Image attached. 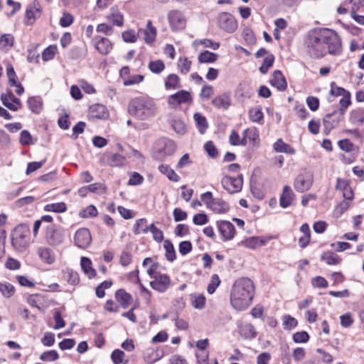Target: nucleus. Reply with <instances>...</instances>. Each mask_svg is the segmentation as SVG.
Returning a JSON list of instances; mask_svg holds the SVG:
<instances>
[{"label":"nucleus","instance_id":"f257e3e1","mask_svg":"<svg viewBox=\"0 0 364 364\" xmlns=\"http://www.w3.org/2000/svg\"><path fill=\"white\" fill-rule=\"evenodd\" d=\"M255 287L254 282L247 277L237 279L230 292V304L232 307L242 311L247 309L254 298Z\"/></svg>","mask_w":364,"mask_h":364},{"label":"nucleus","instance_id":"f03ea898","mask_svg":"<svg viewBox=\"0 0 364 364\" xmlns=\"http://www.w3.org/2000/svg\"><path fill=\"white\" fill-rule=\"evenodd\" d=\"M156 105L154 101L147 96L133 98L128 104V113L139 120H147L156 115Z\"/></svg>","mask_w":364,"mask_h":364},{"label":"nucleus","instance_id":"7ed1b4c3","mask_svg":"<svg viewBox=\"0 0 364 364\" xmlns=\"http://www.w3.org/2000/svg\"><path fill=\"white\" fill-rule=\"evenodd\" d=\"M323 28H314L306 35L304 44L306 52L312 58H321L327 54L323 43Z\"/></svg>","mask_w":364,"mask_h":364},{"label":"nucleus","instance_id":"20e7f679","mask_svg":"<svg viewBox=\"0 0 364 364\" xmlns=\"http://www.w3.org/2000/svg\"><path fill=\"white\" fill-rule=\"evenodd\" d=\"M30 243V228L26 224L18 225L11 232V245L18 252L26 250Z\"/></svg>","mask_w":364,"mask_h":364},{"label":"nucleus","instance_id":"39448f33","mask_svg":"<svg viewBox=\"0 0 364 364\" xmlns=\"http://www.w3.org/2000/svg\"><path fill=\"white\" fill-rule=\"evenodd\" d=\"M323 43L327 53L340 55L342 53V41L338 34L332 29L323 28Z\"/></svg>","mask_w":364,"mask_h":364},{"label":"nucleus","instance_id":"423d86ee","mask_svg":"<svg viewBox=\"0 0 364 364\" xmlns=\"http://www.w3.org/2000/svg\"><path fill=\"white\" fill-rule=\"evenodd\" d=\"M202 202L207 208L217 214H225L230 210L228 203L221 198H214L210 191H207L200 196Z\"/></svg>","mask_w":364,"mask_h":364},{"label":"nucleus","instance_id":"0eeeda50","mask_svg":"<svg viewBox=\"0 0 364 364\" xmlns=\"http://www.w3.org/2000/svg\"><path fill=\"white\" fill-rule=\"evenodd\" d=\"M45 238L46 242L51 246L60 245L65 238V230L63 227L50 224L46 230Z\"/></svg>","mask_w":364,"mask_h":364},{"label":"nucleus","instance_id":"6e6552de","mask_svg":"<svg viewBox=\"0 0 364 364\" xmlns=\"http://www.w3.org/2000/svg\"><path fill=\"white\" fill-rule=\"evenodd\" d=\"M147 219L146 218H140L138 219L134 227L133 232L135 235H139L141 233L146 234L149 231L151 232L154 240L157 242H161L164 240V232L161 230L159 229L155 226L154 223H151L148 227H145L141 230L139 229V227L142 224H146Z\"/></svg>","mask_w":364,"mask_h":364},{"label":"nucleus","instance_id":"1a4fd4ad","mask_svg":"<svg viewBox=\"0 0 364 364\" xmlns=\"http://www.w3.org/2000/svg\"><path fill=\"white\" fill-rule=\"evenodd\" d=\"M170 28L173 32L183 30L186 26L187 20L183 11L173 9L168 11L167 16Z\"/></svg>","mask_w":364,"mask_h":364},{"label":"nucleus","instance_id":"9d476101","mask_svg":"<svg viewBox=\"0 0 364 364\" xmlns=\"http://www.w3.org/2000/svg\"><path fill=\"white\" fill-rule=\"evenodd\" d=\"M314 182L313 173L308 171L301 172L294 179V188L299 193H304L309 191Z\"/></svg>","mask_w":364,"mask_h":364},{"label":"nucleus","instance_id":"9b49d317","mask_svg":"<svg viewBox=\"0 0 364 364\" xmlns=\"http://www.w3.org/2000/svg\"><path fill=\"white\" fill-rule=\"evenodd\" d=\"M217 20L219 28L227 33H232L235 32L237 28V20L228 12L220 13Z\"/></svg>","mask_w":364,"mask_h":364},{"label":"nucleus","instance_id":"f8f14e48","mask_svg":"<svg viewBox=\"0 0 364 364\" xmlns=\"http://www.w3.org/2000/svg\"><path fill=\"white\" fill-rule=\"evenodd\" d=\"M221 184L229 193L233 194L242 190L243 184V176L240 174L237 177L226 176L221 180Z\"/></svg>","mask_w":364,"mask_h":364},{"label":"nucleus","instance_id":"ddd939ff","mask_svg":"<svg viewBox=\"0 0 364 364\" xmlns=\"http://www.w3.org/2000/svg\"><path fill=\"white\" fill-rule=\"evenodd\" d=\"M343 117L344 115L337 110H334L331 113L327 114L323 119L324 134L326 135H328L331 130L339 125V123L343 119Z\"/></svg>","mask_w":364,"mask_h":364},{"label":"nucleus","instance_id":"4468645a","mask_svg":"<svg viewBox=\"0 0 364 364\" xmlns=\"http://www.w3.org/2000/svg\"><path fill=\"white\" fill-rule=\"evenodd\" d=\"M1 101L6 107L11 111H18L23 107L21 100L16 97L10 90H7L6 93L1 95Z\"/></svg>","mask_w":364,"mask_h":364},{"label":"nucleus","instance_id":"2eb2a0df","mask_svg":"<svg viewBox=\"0 0 364 364\" xmlns=\"http://www.w3.org/2000/svg\"><path fill=\"white\" fill-rule=\"evenodd\" d=\"M163 146L154 153V158L159 161H164L166 156H171L176 149V144L171 139H164Z\"/></svg>","mask_w":364,"mask_h":364},{"label":"nucleus","instance_id":"dca6fc26","mask_svg":"<svg viewBox=\"0 0 364 364\" xmlns=\"http://www.w3.org/2000/svg\"><path fill=\"white\" fill-rule=\"evenodd\" d=\"M151 287L159 293H164L171 286V278L166 274L159 273L153 281L150 282Z\"/></svg>","mask_w":364,"mask_h":364},{"label":"nucleus","instance_id":"f3484780","mask_svg":"<svg viewBox=\"0 0 364 364\" xmlns=\"http://www.w3.org/2000/svg\"><path fill=\"white\" fill-rule=\"evenodd\" d=\"M92 242L90 230L87 228L78 229L74 236V242L81 249L87 248Z\"/></svg>","mask_w":364,"mask_h":364},{"label":"nucleus","instance_id":"a211bd4d","mask_svg":"<svg viewBox=\"0 0 364 364\" xmlns=\"http://www.w3.org/2000/svg\"><path fill=\"white\" fill-rule=\"evenodd\" d=\"M217 228L222 236L223 241L232 240L235 234V226L229 221H217Z\"/></svg>","mask_w":364,"mask_h":364},{"label":"nucleus","instance_id":"6ab92c4d","mask_svg":"<svg viewBox=\"0 0 364 364\" xmlns=\"http://www.w3.org/2000/svg\"><path fill=\"white\" fill-rule=\"evenodd\" d=\"M192 101L191 92L186 90H179L178 92L169 96L168 103L169 105L176 106Z\"/></svg>","mask_w":364,"mask_h":364},{"label":"nucleus","instance_id":"aec40b11","mask_svg":"<svg viewBox=\"0 0 364 364\" xmlns=\"http://www.w3.org/2000/svg\"><path fill=\"white\" fill-rule=\"evenodd\" d=\"M41 6L37 1H33L32 4L29 5L26 11L25 23L27 25H32L36 17L41 15Z\"/></svg>","mask_w":364,"mask_h":364},{"label":"nucleus","instance_id":"412c9836","mask_svg":"<svg viewBox=\"0 0 364 364\" xmlns=\"http://www.w3.org/2000/svg\"><path fill=\"white\" fill-rule=\"evenodd\" d=\"M272 86L275 87L279 91H284L287 87V82L282 73L279 70H274L272 77L269 80Z\"/></svg>","mask_w":364,"mask_h":364},{"label":"nucleus","instance_id":"4be33fe9","mask_svg":"<svg viewBox=\"0 0 364 364\" xmlns=\"http://www.w3.org/2000/svg\"><path fill=\"white\" fill-rule=\"evenodd\" d=\"M211 103L218 109H228L231 105L230 94L228 92H224L220 95L216 96L212 100Z\"/></svg>","mask_w":364,"mask_h":364},{"label":"nucleus","instance_id":"5701e85b","mask_svg":"<svg viewBox=\"0 0 364 364\" xmlns=\"http://www.w3.org/2000/svg\"><path fill=\"white\" fill-rule=\"evenodd\" d=\"M295 194L289 186H284L282 193L279 197V205L283 208H287L291 205V202L295 198Z\"/></svg>","mask_w":364,"mask_h":364},{"label":"nucleus","instance_id":"b1692460","mask_svg":"<svg viewBox=\"0 0 364 364\" xmlns=\"http://www.w3.org/2000/svg\"><path fill=\"white\" fill-rule=\"evenodd\" d=\"M107 19L113 26L122 27L124 25V16L117 7L112 6L110 8Z\"/></svg>","mask_w":364,"mask_h":364},{"label":"nucleus","instance_id":"393cba45","mask_svg":"<svg viewBox=\"0 0 364 364\" xmlns=\"http://www.w3.org/2000/svg\"><path fill=\"white\" fill-rule=\"evenodd\" d=\"M95 48L102 55H107L112 48L111 41L105 37H96L95 38Z\"/></svg>","mask_w":364,"mask_h":364},{"label":"nucleus","instance_id":"a878e982","mask_svg":"<svg viewBox=\"0 0 364 364\" xmlns=\"http://www.w3.org/2000/svg\"><path fill=\"white\" fill-rule=\"evenodd\" d=\"M91 117L98 119H105L109 117L107 107L101 104H96L90 107Z\"/></svg>","mask_w":364,"mask_h":364},{"label":"nucleus","instance_id":"bb28decb","mask_svg":"<svg viewBox=\"0 0 364 364\" xmlns=\"http://www.w3.org/2000/svg\"><path fill=\"white\" fill-rule=\"evenodd\" d=\"M115 299L123 309H127L132 301V296L124 289H120L115 292Z\"/></svg>","mask_w":364,"mask_h":364},{"label":"nucleus","instance_id":"cd10ccee","mask_svg":"<svg viewBox=\"0 0 364 364\" xmlns=\"http://www.w3.org/2000/svg\"><path fill=\"white\" fill-rule=\"evenodd\" d=\"M269 239H264L262 237L252 236L242 241V244L246 247L256 249L266 245Z\"/></svg>","mask_w":364,"mask_h":364},{"label":"nucleus","instance_id":"c85d7f7f","mask_svg":"<svg viewBox=\"0 0 364 364\" xmlns=\"http://www.w3.org/2000/svg\"><path fill=\"white\" fill-rule=\"evenodd\" d=\"M139 31L143 32L146 44L151 45L154 43L156 36V28L153 26L151 21H148L146 29H140Z\"/></svg>","mask_w":364,"mask_h":364},{"label":"nucleus","instance_id":"c756f323","mask_svg":"<svg viewBox=\"0 0 364 364\" xmlns=\"http://www.w3.org/2000/svg\"><path fill=\"white\" fill-rule=\"evenodd\" d=\"M38 257L44 262L51 264L55 260V256L53 251L48 247H39L37 250Z\"/></svg>","mask_w":364,"mask_h":364},{"label":"nucleus","instance_id":"7c9ffc66","mask_svg":"<svg viewBox=\"0 0 364 364\" xmlns=\"http://www.w3.org/2000/svg\"><path fill=\"white\" fill-rule=\"evenodd\" d=\"M240 335L245 339L252 340L256 338L257 333L251 323H245L240 326Z\"/></svg>","mask_w":364,"mask_h":364},{"label":"nucleus","instance_id":"2f4dec72","mask_svg":"<svg viewBox=\"0 0 364 364\" xmlns=\"http://www.w3.org/2000/svg\"><path fill=\"white\" fill-rule=\"evenodd\" d=\"M92 261L90 258L86 257H82L80 259V266L82 270L87 276L89 279L95 277L97 272L96 270L92 268Z\"/></svg>","mask_w":364,"mask_h":364},{"label":"nucleus","instance_id":"473e14b6","mask_svg":"<svg viewBox=\"0 0 364 364\" xmlns=\"http://www.w3.org/2000/svg\"><path fill=\"white\" fill-rule=\"evenodd\" d=\"M28 109L35 114H39L43 109V101L40 96H32L28 98Z\"/></svg>","mask_w":364,"mask_h":364},{"label":"nucleus","instance_id":"72a5a7b5","mask_svg":"<svg viewBox=\"0 0 364 364\" xmlns=\"http://www.w3.org/2000/svg\"><path fill=\"white\" fill-rule=\"evenodd\" d=\"M63 278L70 284L76 286L80 282L79 274L72 269L66 268L62 272Z\"/></svg>","mask_w":364,"mask_h":364},{"label":"nucleus","instance_id":"f704fd0d","mask_svg":"<svg viewBox=\"0 0 364 364\" xmlns=\"http://www.w3.org/2000/svg\"><path fill=\"white\" fill-rule=\"evenodd\" d=\"M166 90H176L181 87V80L176 74L168 75L164 80Z\"/></svg>","mask_w":364,"mask_h":364},{"label":"nucleus","instance_id":"c9c22d12","mask_svg":"<svg viewBox=\"0 0 364 364\" xmlns=\"http://www.w3.org/2000/svg\"><path fill=\"white\" fill-rule=\"evenodd\" d=\"M191 305L196 309H203L206 303V298L202 294L193 293L190 295Z\"/></svg>","mask_w":364,"mask_h":364},{"label":"nucleus","instance_id":"e433bc0d","mask_svg":"<svg viewBox=\"0 0 364 364\" xmlns=\"http://www.w3.org/2000/svg\"><path fill=\"white\" fill-rule=\"evenodd\" d=\"M193 119L198 132L202 134H204L208 127V123L205 117L199 112H196L193 115Z\"/></svg>","mask_w":364,"mask_h":364},{"label":"nucleus","instance_id":"4c0bfd02","mask_svg":"<svg viewBox=\"0 0 364 364\" xmlns=\"http://www.w3.org/2000/svg\"><path fill=\"white\" fill-rule=\"evenodd\" d=\"M159 171L162 174L166 175L168 180L171 181L178 182L181 180V177L168 165L161 164L159 166Z\"/></svg>","mask_w":364,"mask_h":364},{"label":"nucleus","instance_id":"58836bf2","mask_svg":"<svg viewBox=\"0 0 364 364\" xmlns=\"http://www.w3.org/2000/svg\"><path fill=\"white\" fill-rule=\"evenodd\" d=\"M321 260L328 265H336L341 263V258L333 252L326 251L321 255Z\"/></svg>","mask_w":364,"mask_h":364},{"label":"nucleus","instance_id":"ea45409f","mask_svg":"<svg viewBox=\"0 0 364 364\" xmlns=\"http://www.w3.org/2000/svg\"><path fill=\"white\" fill-rule=\"evenodd\" d=\"M248 115L250 119L252 122H257L260 124H262L264 123V114L261 107H259L250 108L248 111Z\"/></svg>","mask_w":364,"mask_h":364},{"label":"nucleus","instance_id":"a19ab883","mask_svg":"<svg viewBox=\"0 0 364 364\" xmlns=\"http://www.w3.org/2000/svg\"><path fill=\"white\" fill-rule=\"evenodd\" d=\"M274 149L278 153H286L294 154L295 150L289 144L283 141L282 139H279L274 144Z\"/></svg>","mask_w":364,"mask_h":364},{"label":"nucleus","instance_id":"79ce46f5","mask_svg":"<svg viewBox=\"0 0 364 364\" xmlns=\"http://www.w3.org/2000/svg\"><path fill=\"white\" fill-rule=\"evenodd\" d=\"M164 248L165 249L166 259L172 262L176 259V254L173 243L170 240H165L164 241Z\"/></svg>","mask_w":364,"mask_h":364},{"label":"nucleus","instance_id":"37998d69","mask_svg":"<svg viewBox=\"0 0 364 364\" xmlns=\"http://www.w3.org/2000/svg\"><path fill=\"white\" fill-rule=\"evenodd\" d=\"M218 55L209 50L201 52L198 57L200 63H212L218 60Z\"/></svg>","mask_w":364,"mask_h":364},{"label":"nucleus","instance_id":"c03bdc74","mask_svg":"<svg viewBox=\"0 0 364 364\" xmlns=\"http://www.w3.org/2000/svg\"><path fill=\"white\" fill-rule=\"evenodd\" d=\"M43 210L46 212L62 213L67 210V205L64 202L49 203L44 206Z\"/></svg>","mask_w":364,"mask_h":364},{"label":"nucleus","instance_id":"a18cd8bd","mask_svg":"<svg viewBox=\"0 0 364 364\" xmlns=\"http://www.w3.org/2000/svg\"><path fill=\"white\" fill-rule=\"evenodd\" d=\"M28 304L32 307L37 308L41 310V305L44 303V296L41 294H31L27 298Z\"/></svg>","mask_w":364,"mask_h":364},{"label":"nucleus","instance_id":"49530a36","mask_svg":"<svg viewBox=\"0 0 364 364\" xmlns=\"http://www.w3.org/2000/svg\"><path fill=\"white\" fill-rule=\"evenodd\" d=\"M133 274H136V282H134L139 284L141 296L146 299L147 303H149L152 296L151 292L141 283L139 276V271H134Z\"/></svg>","mask_w":364,"mask_h":364},{"label":"nucleus","instance_id":"de8ad7c7","mask_svg":"<svg viewBox=\"0 0 364 364\" xmlns=\"http://www.w3.org/2000/svg\"><path fill=\"white\" fill-rule=\"evenodd\" d=\"M0 292L4 297L10 298L14 294L15 288L9 282H0Z\"/></svg>","mask_w":364,"mask_h":364},{"label":"nucleus","instance_id":"09e8293b","mask_svg":"<svg viewBox=\"0 0 364 364\" xmlns=\"http://www.w3.org/2000/svg\"><path fill=\"white\" fill-rule=\"evenodd\" d=\"M192 62L187 58H180L178 60V68L181 74L186 75L191 70Z\"/></svg>","mask_w":364,"mask_h":364},{"label":"nucleus","instance_id":"8fccbe9b","mask_svg":"<svg viewBox=\"0 0 364 364\" xmlns=\"http://www.w3.org/2000/svg\"><path fill=\"white\" fill-rule=\"evenodd\" d=\"M351 104V100H350V93L346 92V95H343L342 98L339 101V106L340 107L336 109L338 112H339L343 115L345 114L346 109L349 107V105Z\"/></svg>","mask_w":364,"mask_h":364},{"label":"nucleus","instance_id":"3c124183","mask_svg":"<svg viewBox=\"0 0 364 364\" xmlns=\"http://www.w3.org/2000/svg\"><path fill=\"white\" fill-rule=\"evenodd\" d=\"M148 68L151 73L159 74L165 69V64L161 60H151Z\"/></svg>","mask_w":364,"mask_h":364},{"label":"nucleus","instance_id":"603ef678","mask_svg":"<svg viewBox=\"0 0 364 364\" xmlns=\"http://www.w3.org/2000/svg\"><path fill=\"white\" fill-rule=\"evenodd\" d=\"M274 55L269 54L265 57L263 60L262 64L259 68V70L262 74H266L268 72L269 68H271L274 62Z\"/></svg>","mask_w":364,"mask_h":364},{"label":"nucleus","instance_id":"864d4df0","mask_svg":"<svg viewBox=\"0 0 364 364\" xmlns=\"http://www.w3.org/2000/svg\"><path fill=\"white\" fill-rule=\"evenodd\" d=\"M57 50L58 48L55 45H50L48 46L43 50L42 53L43 60L46 62L53 59L56 54Z\"/></svg>","mask_w":364,"mask_h":364},{"label":"nucleus","instance_id":"5fc2aeb1","mask_svg":"<svg viewBox=\"0 0 364 364\" xmlns=\"http://www.w3.org/2000/svg\"><path fill=\"white\" fill-rule=\"evenodd\" d=\"M98 211L96 207L93 205H90L79 213V216L82 218H87L96 217Z\"/></svg>","mask_w":364,"mask_h":364},{"label":"nucleus","instance_id":"6e6d98bb","mask_svg":"<svg viewBox=\"0 0 364 364\" xmlns=\"http://www.w3.org/2000/svg\"><path fill=\"white\" fill-rule=\"evenodd\" d=\"M221 281L219 276L216 274H213L210 278V283L207 287V291L209 294H213L215 293L216 289L220 284Z\"/></svg>","mask_w":364,"mask_h":364},{"label":"nucleus","instance_id":"4d7b16f0","mask_svg":"<svg viewBox=\"0 0 364 364\" xmlns=\"http://www.w3.org/2000/svg\"><path fill=\"white\" fill-rule=\"evenodd\" d=\"M58 358L59 355L55 350H46L40 356V359L43 362H52L58 360Z\"/></svg>","mask_w":364,"mask_h":364},{"label":"nucleus","instance_id":"13d9d810","mask_svg":"<svg viewBox=\"0 0 364 364\" xmlns=\"http://www.w3.org/2000/svg\"><path fill=\"white\" fill-rule=\"evenodd\" d=\"M6 75L10 86L16 85V82H18V77L16 74L13 65L10 63H9L6 66Z\"/></svg>","mask_w":364,"mask_h":364},{"label":"nucleus","instance_id":"bf43d9fd","mask_svg":"<svg viewBox=\"0 0 364 364\" xmlns=\"http://www.w3.org/2000/svg\"><path fill=\"white\" fill-rule=\"evenodd\" d=\"M298 324L297 320L290 315H284L283 316V326L286 330H291Z\"/></svg>","mask_w":364,"mask_h":364},{"label":"nucleus","instance_id":"052dcab7","mask_svg":"<svg viewBox=\"0 0 364 364\" xmlns=\"http://www.w3.org/2000/svg\"><path fill=\"white\" fill-rule=\"evenodd\" d=\"M229 142L230 144L233 146H246L247 141L244 139H240V136L237 132L235 130H232L229 138Z\"/></svg>","mask_w":364,"mask_h":364},{"label":"nucleus","instance_id":"680f3d73","mask_svg":"<svg viewBox=\"0 0 364 364\" xmlns=\"http://www.w3.org/2000/svg\"><path fill=\"white\" fill-rule=\"evenodd\" d=\"M124 162L125 158L119 154H112L109 159V164L111 166H121Z\"/></svg>","mask_w":364,"mask_h":364},{"label":"nucleus","instance_id":"e2e57ef3","mask_svg":"<svg viewBox=\"0 0 364 364\" xmlns=\"http://www.w3.org/2000/svg\"><path fill=\"white\" fill-rule=\"evenodd\" d=\"M119 262L120 264L124 267H126L131 263L132 255L130 253V250L127 247H126V248L122 250L120 255Z\"/></svg>","mask_w":364,"mask_h":364},{"label":"nucleus","instance_id":"0e129e2a","mask_svg":"<svg viewBox=\"0 0 364 364\" xmlns=\"http://www.w3.org/2000/svg\"><path fill=\"white\" fill-rule=\"evenodd\" d=\"M344 4H350L352 5L350 13L360 11L364 9V0H346Z\"/></svg>","mask_w":364,"mask_h":364},{"label":"nucleus","instance_id":"69168bd1","mask_svg":"<svg viewBox=\"0 0 364 364\" xmlns=\"http://www.w3.org/2000/svg\"><path fill=\"white\" fill-rule=\"evenodd\" d=\"M87 188L89 190V192L97 194L105 193L107 189L105 185L101 183H94L90 184L87 186Z\"/></svg>","mask_w":364,"mask_h":364},{"label":"nucleus","instance_id":"338daca9","mask_svg":"<svg viewBox=\"0 0 364 364\" xmlns=\"http://www.w3.org/2000/svg\"><path fill=\"white\" fill-rule=\"evenodd\" d=\"M309 335L306 331H299L293 335V341L296 343H306L309 340Z\"/></svg>","mask_w":364,"mask_h":364},{"label":"nucleus","instance_id":"774afa93","mask_svg":"<svg viewBox=\"0 0 364 364\" xmlns=\"http://www.w3.org/2000/svg\"><path fill=\"white\" fill-rule=\"evenodd\" d=\"M124 351L119 349H115L111 354V359L114 364H121L123 363V358L124 356Z\"/></svg>","mask_w":364,"mask_h":364}]
</instances>
